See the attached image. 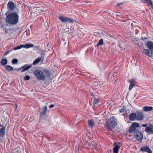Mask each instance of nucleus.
<instances>
[{
    "instance_id": "f8f14e48",
    "label": "nucleus",
    "mask_w": 153,
    "mask_h": 153,
    "mask_svg": "<svg viewBox=\"0 0 153 153\" xmlns=\"http://www.w3.org/2000/svg\"><path fill=\"white\" fill-rule=\"evenodd\" d=\"M143 53L146 56L149 57H152L153 54H152L151 50L148 49H144L143 50Z\"/></svg>"
},
{
    "instance_id": "393cba45",
    "label": "nucleus",
    "mask_w": 153,
    "mask_h": 153,
    "mask_svg": "<svg viewBox=\"0 0 153 153\" xmlns=\"http://www.w3.org/2000/svg\"><path fill=\"white\" fill-rule=\"evenodd\" d=\"M103 43V39H101L97 44V46H98L100 45H102Z\"/></svg>"
},
{
    "instance_id": "2eb2a0df",
    "label": "nucleus",
    "mask_w": 153,
    "mask_h": 153,
    "mask_svg": "<svg viewBox=\"0 0 153 153\" xmlns=\"http://www.w3.org/2000/svg\"><path fill=\"white\" fill-rule=\"evenodd\" d=\"M47 109V107L46 106L43 107L42 108V111L40 112V114L41 116H43L45 114Z\"/></svg>"
},
{
    "instance_id": "ddd939ff",
    "label": "nucleus",
    "mask_w": 153,
    "mask_h": 153,
    "mask_svg": "<svg viewBox=\"0 0 153 153\" xmlns=\"http://www.w3.org/2000/svg\"><path fill=\"white\" fill-rule=\"evenodd\" d=\"M136 114L134 113H132L129 115V119L131 121H134L136 120Z\"/></svg>"
},
{
    "instance_id": "dca6fc26",
    "label": "nucleus",
    "mask_w": 153,
    "mask_h": 153,
    "mask_svg": "<svg viewBox=\"0 0 153 153\" xmlns=\"http://www.w3.org/2000/svg\"><path fill=\"white\" fill-rule=\"evenodd\" d=\"M88 126L90 128H92L94 126V122L93 120H88Z\"/></svg>"
},
{
    "instance_id": "c9c22d12",
    "label": "nucleus",
    "mask_w": 153,
    "mask_h": 153,
    "mask_svg": "<svg viewBox=\"0 0 153 153\" xmlns=\"http://www.w3.org/2000/svg\"><path fill=\"white\" fill-rule=\"evenodd\" d=\"M122 4H123L122 3H119L117 4V6H120V5H122Z\"/></svg>"
},
{
    "instance_id": "412c9836",
    "label": "nucleus",
    "mask_w": 153,
    "mask_h": 153,
    "mask_svg": "<svg viewBox=\"0 0 153 153\" xmlns=\"http://www.w3.org/2000/svg\"><path fill=\"white\" fill-rule=\"evenodd\" d=\"M5 69L8 71H12L13 69L12 66L9 65H7L5 66Z\"/></svg>"
},
{
    "instance_id": "6e6552de",
    "label": "nucleus",
    "mask_w": 153,
    "mask_h": 153,
    "mask_svg": "<svg viewBox=\"0 0 153 153\" xmlns=\"http://www.w3.org/2000/svg\"><path fill=\"white\" fill-rule=\"evenodd\" d=\"M136 120H141L143 119L144 114L141 111H136Z\"/></svg>"
},
{
    "instance_id": "1a4fd4ad",
    "label": "nucleus",
    "mask_w": 153,
    "mask_h": 153,
    "mask_svg": "<svg viewBox=\"0 0 153 153\" xmlns=\"http://www.w3.org/2000/svg\"><path fill=\"white\" fill-rule=\"evenodd\" d=\"M134 135L135 136L137 140L138 141H141L143 138V135L139 131L138 132L136 133Z\"/></svg>"
},
{
    "instance_id": "9b49d317",
    "label": "nucleus",
    "mask_w": 153,
    "mask_h": 153,
    "mask_svg": "<svg viewBox=\"0 0 153 153\" xmlns=\"http://www.w3.org/2000/svg\"><path fill=\"white\" fill-rule=\"evenodd\" d=\"M140 151L142 152H146L148 153H152V151L147 146H143L140 148Z\"/></svg>"
},
{
    "instance_id": "72a5a7b5",
    "label": "nucleus",
    "mask_w": 153,
    "mask_h": 153,
    "mask_svg": "<svg viewBox=\"0 0 153 153\" xmlns=\"http://www.w3.org/2000/svg\"><path fill=\"white\" fill-rule=\"evenodd\" d=\"M54 105L53 104H51L49 106V108H52L54 107Z\"/></svg>"
},
{
    "instance_id": "bb28decb",
    "label": "nucleus",
    "mask_w": 153,
    "mask_h": 153,
    "mask_svg": "<svg viewBox=\"0 0 153 153\" xmlns=\"http://www.w3.org/2000/svg\"><path fill=\"white\" fill-rule=\"evenodd\" d=\"M131 83L129 85V90H131L132 88L135 86V84L134 83H131V82H130Z\"/></svg>"
},
{
    "instance_id": "aec40b11",
    "label": "nucleus",
    "mask_w": 153,
    "mask_h": 153,
    "mask_svg": "<svg viewBox=\"0 0 153 153\" xmlns=\"http://www.w3.org/2000/svg\"><path fill=\"white\" fill-rule=\"evenodd\" d=\"M43 57H38V58L36 59L33 62V63L32 64L34 65H35L37 64L40 61L42 60Z\"/></svg>"
},
{
    "instance_id": "0eeeda50",
    "label": "nucleus",
    "mask_w": 153,
    "mask_h": 153,
    "mask_svg": "<svg viewBox=\"0 0 153 153\" xmlns=\"http://www.w3.org/2000/svg\"><path fill=\"white\" fill-rule=\"evenodd\" d=\"M32 64H25L23 66L21 67V68L17 69V70L19 71L21 69H22L21 71V72H24L25 71L28 70L30 68L32 67Z\"/></svg>"
},
{
    "instance_id": "7ed1b4c3",
    "label": "nucleus",
    "mask_w": 153,
    "mask_h": 153,
    "mask_svg": "<svg viewBox=\"0 0 153 153\" xmlns=\"http://www.w3.org/2000/svg\"><path fill=\"white\" fill-rule=\"evenodd\" d=\"M117 123V119L113 116L111 117L106 122L105 127L107 129L112 130L116 127Z\"/></svg>"
},
{
    "instance_id": "e433bc0d",
    "label": "nucleus",
    "mask_w": 153,
    "mask_h": 153,
    "mask_svg": "<svg viewBox=\"0 0 153 153\" xmlns=\"http://www.w3.org/2000/svg\"><path fill=\"white\" fill-rule=\"evenodd\" d=\"M9 51H7V52H6L5 53V54H4V55H7V54H8L9 53Z\"/></svg>"
},
{
    "instance_id": "2f4dec72",
    "label": "nucleus",
    "mask_w": 153,
    "mask_h": 153,
    "mask_svg": "<svg viewBox=\"0 0 153 153\" xmlns=\"http://www.w3.org/2000/svg\"><path fill=\"white\" fill-rule=\"evenodd\" d=\"M30 77L29 76H25L24 77V79L25 80H28L30 79Z\"/></svg>"
},
{
    "instance_id": "9d476101",
    "label": "nucleus",
    "mask_w": 153,
    "mask_h": 153,
    "mask_svg": "<svg viewBox=\"0 0 153 153\" xmlns=\"http://www.w3.org/2000/svg\"><path fill=\"white\" fill-rule=\"evenodd\" d=\"M8 11L10 12H12L15 7L14 3L12 1H9L7 4Z\"/></svg>"
},
{
    "instance_id": "ea45409f",
    "label": "nucleus",
    "mask_w": 153,
    "mask_h": 153,
    "mask_svg": "<svg viewBox=\"0 0 153 153\" xmlns=\"http://www.w3.org/2000/svg\"><path fill=\"white\" fill-rule=\"evenodd\" d=\"M121 45L120 44L119 47L120 48H122Z\"/></svg>"
},
{
    "instance_id": "a211bd4d",
    "label": "nucleus",
    "mask_w": 153,
    "mask_h": 153,
    "mask_svg": "<svg viewBox=\"0 0 153 153\" xmlns=\"http://www.w3.org/2000/svg\"><path fill=\"white\" fill-rule=\"evenodd\" d=\"M143 110L145 111H148L153 110V107L152 106H145L143 108Z\"/></svg>"
},
{
    "instance_id": "a19ab883",
    "label": "nucleus",
    "mask_w": 153,
    "mask_h": 153,
    "mask_svg": "<svg viewBox=\"0 0 153 153\" xmlns=\"http://www.w3.org/2000/svg\"><path fill=\"white\" fill-rule=\"evenodd\" d=\"M123 49H124V48H122V49H123Z\"/></svg>"
},
{
    "instance_id": "b1692460",
    "label": "nucleus",
    "mask_w": 153,
    "mask_h": 153,
    "mask_svg": "<svg viewBox=\"0 0 153 153\" xmlns=\"http://www.w3.org/2000/svg\"><path fill=\"white\" fill-rule=\"evenodd\" d=\"M33 44H26L25 45H23V48H28L33 47Z\"/></svg>"
},
{
    "instance_id": "f704fd0d",
    "label": "nucleus",
    "mask_w": 153,
    "mask_h": 153,
    "mask_svg": "<svg viewBox=\"0 0 153 153\" xmlns=\"http://www.w3.org/2000/svg\"><path fill=\"white\" fill-rule=\"evenodd\" d=\"M147 39V38L145 37H142L141 38V39L142 40H144V39Z\"/></svg>"
},
{
    "instance_id": "423d86ee",
    "label": "nucleus",
    "mask_w": 153,
    "mask_h": 153,
    "mask_svg": "<svg viewBox=\"0 0 153 153\" xmlns=\"http://www.w3.org/2000/svg\"><path fill=\"white\" fill-rule=\"evenodd\" d=\"M59 19L62 22L65 23L67 22H69L73 23L76 22V21L73 19L68 17H65L63 16H60L59 17Z\"/></svg>"
},
{
    "instance_id": "39448f33",
    "label": "nucleus",
    "mask_w": 153,
    "mask_h": 153,
    "mask_svg": "<svg viewBox=\"0 0 153 153\" xmlns=\"http://www.w3.org/2000/svg\"><path fill=\"white\" fill-rule=\"evenodd\" d=\"M142 126L145 127L144 131L149 134H153V124H143Z\"/></svg>"
},
{
    "instance_id": "f3484780",
    "label": "nucleus",
    "mask_w": 153,
    "mask_h": 153,
    "mask_svg": "<svg viewBox=\"0 0 153 153\" xmlns=\"http://www.w3.org/2000/svg\"><path fill=\"white\" fill-rule=\"evenodd\" d=\"M142 2L149 4L152 8H153L152 1L151 0H142Z\"/></svg>"
},
{
    "instance_id": "c756f323",
    "label": "nucleus",
    "mask_w": 153,
    "mask_h": 153,
    "mask_svg": "<svg viewBox=\"0 0 153 153\" xmlns=\"http://www.w3.org/2000/svg\"><path fill=\"white\" fill-rule=\"evenodd\" d=\"M18 60L17 59H15L12 60V62L13 64H16L18 63Z\"/></svg>"
},
{
    "instance_id": "4468645a",
    "label": "nucleus",
    "mask_w": 153,
    "mask_h": 153,
    "mask_svg": "<svg viewBox=\"0 0 153 153\" xmlns=\"http://www.w3.org/2000/svg\"><path fill=\"white\" fill-rule=\"evenodd\" d=\"M146 46L148 48L152 50L153 49V43L151 41L147 42L146 43Z\"/></svg>"
},
{
    "instance_id": "cd10ccee",
    "label": "nucleus",
    "mask_w": 153,
    "mask_h": 153,
    "mask_svg": "<svg viewBox=\"0 0 153 153\" xmlns=\"http://www.w3.org/2000/svg\"><path fill=\"white\" fill-rule=\"evenodd\" d=\"M126 107L123 106L122 108L120 110V113H123L124 112L125 110H126Z\"/></svg>"
},
{
    "instance_id": "4c0bfd02",
    "label": "nucleus",
    "mask_w": 153,
    "mask_h": 153,
    "mask_svg": "<svg viewBox=\"0 0 153 153\" xmlns=\"http://www.w3.org/2000/svg\"><path fill=\"white\" fill-rule=\"evenodd\" d=\"M35 68H31V71H33V70H34V69H35Z\"/></svg>"
},
{
    "instance_id": "6ab92c4d",
    "label": "nucleus",
    "mask_w": 153,
    "mask_h": 153,
    "mask_svg": "<svg viewBox=\"0 0 153 153\" xmlns=\"http://www.w3.org/2000/svg\"><path fill=\"white\" fill-rule=\"evenodd\" d=\"M121 146L117 145L113 149V153H118L119 149H120Z\"/></svg>"
},
{
    "instance_id": "58836bf2",
    "label": "nucleus",
    "mask_w": 153,
    "mask_h": 153,
    "mask_svg": "<svg viewBox=\"0 0 153 153\" xmlns=\"http://www.w3.org/2000/svg\"><path fill=\"white\" fill-rule=\"evenodd\" d=\"M151 52H152V54H153V49L151 50Z\"/></svg>"
},
{
    "instance_id": "473e14b6",
    "label": "nucleus",
    "mask_w": 153,
    "mask_h": 153,
    "mask_svg": "<svg viewBox=\"0 0 153 153\" xmlns=\"http://www.w3.org/2000/svg\"><path fill=\"white\" fill-rule=\"evenodd\" d=\"M92 145L93 146V147L96 148V143L94 142H92Z\"/></svg>"
},
{
    "instance_id": "20e7f679",
    "label": "nucleus",
    "mask_w": 153,
    "mask_h": 153,
    "mask_svg": "<svg viewBox=\"0 0 153 153\" xmlns=\"http://www.w3.org/2000/svg\"><path fill=\"white\" fill-rule=\"evenodd\" d=\"M139 126V124L137 123H134L129 128L128 131L129 133L134 135L136 133L138 132L139 130L137 129Z\"/></svg>"
},
{
    "instance_id": "5701e85b",
    "label": "nucleus",
    "mask_w": 153,
    "mask_h": 153,
    "mask_svg": "<svg viewBox=\"0 0 153 153\" xmlns=\"http://www.w3.org/2000/svg\"><path fill=\"white\" fill-rule=\"evenodd\" d=\"M1 63L2 66L4 65L7 63V60L6 59H3L1 61Z\"/></svg>"
},
{
    "instance_id": "f257e3e1",
    "label": "nucleus",
    "mask_w": 153,
    "mask_h": 153,
    "mask_svg": "<svg viewBox=\"0 0 153 153\" xmlns=\"http://www.w3.org/2000/svg\"><path fill=\"white\" fill-rule=\"evenodd\" d=\"M5 15L6 16L5 20L8 24L15 25L18 22L19 17L17 12H13L7 11L5 13Z\"/></svg>"
},
{
    "instance_id": "79ce46f5",
    "label": "nucleus",
    "mask_w": 153,
    "mask_h": 153,
    "mask_svg": "<svg viewBox=\"0 0 153 153\" xmlns=\"http://www.w3.org/2000/svg\"><path fill=\"white\" fill-rule=\"evenodd\" d=\"M119 144H120V143H119Z\"/></svg>"
},
{
    "instance_id": "f03ea898",
    "label": "nucleus",
    "mask_w": 153,
    "mask_h": 153,
    "mask_svg": "<svg viewBox=\"0 0 153 153\" xmlns=\"http://www.w3.org/2000/svg\"><path fill=\"white\" fill-rule=\"evenodd\" d=\"M33 74L39 80L43 81L46 79V76L49 77L51 76L49 71L44 68L36 70Z\"/></svg>"
},
{
    "instance_id": "4be33fe9",
    "label": "nucleus",
    "mask_w": 153,
    "mask_h": 153,
    "mask_svg": "<svg viewBox=\"0 0 153 153\" xmlns=\"http://www.w3.org/2000/svg\"><path fill=\"white\" fill-rule=\"evenodd\" d=\"M5 128H3L0 129V136L1 137H3L4 135Z\"/></svg>"
},
{
    "instance_id": "7c9ffc66",
    "label": "nucleus",
    "mask_w": 153,
    "mask_h": 153,
    "mask_svg": "<svg viewBox=\"0 0 153 153\" xmlns=\"http://www.w3.org/2000/svg\"><path fill=\"white\" fill-rule=\"evenodd\" d=\"M99 102V101L97 99L94 100V104H97Z\"/></svg>"
},
{
    "instance_id": "c85d7f7f",
    "label": "nucleus",
    "mask_w": 153,
    "mask_h": 153,
    "mask_svg": "<svg viewBox=\"0 0 153 153\" xmlns=\"http://www.w3.org/2000/svg\"><path fill=\"white\" fill-rule=\"evenodd\" d=\"M23 48V45H22L20 46H17V47H16L15 48L14 50H18L19 49H20L21 48Z\"/></svg>"
},
{
    "instance_id": "a878e982",
    "label": "nucleus",
    "mask_w": 153,
    "mask_h": 153,
    "mask_svg": "<svg viewBox=\"0 0 153 153\" xmlns=\"http://www.w3.org/2000/svg\"><path fill=\"white\" fill-rule=\"evenodd\" d=\"M41 55H42L40 57H43V59H42V61H43V58L45 54V52L44 50H42L40 51Z\"/></svg>"
}]
</instances>
